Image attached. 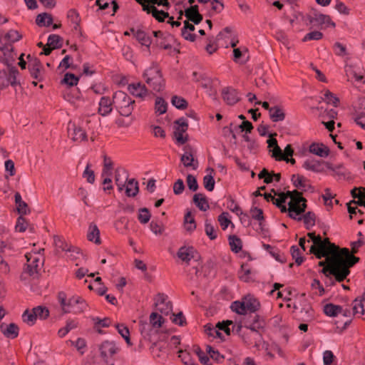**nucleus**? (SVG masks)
Returning a JSON list of instances; mask_svg holds the SVG:
<instances>
[{"instance_id": "obj_19", "label": "nucleus", "mask_w": 365, "mask_h": 365, "mask_svg": "<svg viewBox=\"0 0 365 365\" xmlns=\"http://www.w3.org/2000/svg\"><path fill=\"white\" fill-rule=\"evenodd\" d=\"M309 151L321 158H326L329 154V148L323 143H312L309 148Z\"/></svg>"}, {"instance_id": "obj_4", "label": "nucleus", "mask_w": 365, "mask_h": 365, "mask_svg": "<svg viewBox=\"0 0 365 365\" xmlns=\"http://www.w3.org/2000/svg\"><path fill=\"white\" fill-rule=\"evenodd\" d=\"M27 259V263L24 265V271L20 276L21 281L27 279L26 275L31 277L32 279H38L40 277V272L43 265V261L41 260L37 257H33L31 255H26Z\"/></svg>"}, {"instance_id": "obj_1", "label": "nucleus", "mask_w": 365, "mask_h": 365, "mask_svg": "<svg viewBox=\"0 0 365 365\" xmlns=\"http://www.w3.org/2000/svg\"><path fill=\"white\" fill-rule=\"evenodd\" d=\"M327 266L323 267L321 272L327 277L333 275L335 279L343 282L350 274V267L359 261V257L352 255L348 248H342L339 252L334 253L326 257Z\"/></svg>"}, {"instance_id": "obj_61", "label": "nucleus", "mask_w": 365, "mask_h": 365, "mask_svg": "<svg viewBox=\"0 0 365 365\" xmlns=\"http://www.w3.org/2000/svg\"><path fill=\"white\" fill-rule=\"evenodd\" d=\"M205 231L208 237L211 240L217 238L216 230L214 226L207 220L205 223Z\"/></svg>"}, {"instance_id": "obj_28", "label": "nucleus", "mask_w": 365, "mask_h": 365, "mask_svg": "<svg viewBox=\"0 0 365 365\" xmlns=\"http://www.w3.org/2000/svg\"><path fill=\"white\" fill-rule=\"evenodd\" d=\"M297 319L301 322H311L314 319V310L310 305H305L297 314Z\"/></svg>"}, {"instance_id": "obj_33", "label": "nucleus", "mask_w": 365, "mask_h": 365, "mask_svg": "<svg viewBox=\"0 0 365 365\" xmlns=\"http://www.w3.org/2000/svg\"><path fill=\"white\" fill-rule=\"evenodd\" d=\"M139 192L138 182L134 178L128 180L125 194L128 197H135Z\"/></svg>"}, {"instance_id": "obj_24", "label": "nucleus", "mask_w": 365, "mask_h": 365, "mask_svg": "<svg viewBox=\"0 0 365 365\" xmlns=\"http://www.w3.org/2000/svg\"><path fill=\"white\" fill-rule=\"evenodd\" d=\"M154 328L150 323L146 322H140L139 324V330L141 335L145 339H148L150 341H152V335L157 333Z\"/></svg>"}, {"instance_id": "obj_3", "label": "nucleus", "mask_w": 365, "mask_h": 365, "mask_svg": "<svg viewBox=\"0 0 365 365\" xmlns=\"http://www.w3.org/2000/svg\"><path fill=\"white\" fill-rule=\"evenodd\" d=\"M113 103L120 115L128 117L134 109L135 101L126 93L118 91L113 96Z\"/></svg>"}, {"instance_id": "obj_10", "label": "nucleus", "mask_w": 365, "mask_h": 365, "mask_svg": "<svg viewBox=\"0 0 365 365\" xmlns=\"http://www.w3.org/2000/svg\"><path fill=\"white\" fill-rule=\"evenodd\" d=\"M8 73L5 81L0 82V88L1 89L8 87L11 85L12 87H15L17 85H21L19 81L17 80V77L19 75V70L16 66H7Z\"/></svg>"}, {"instance_id": "obj_53", "label": "nucleus", "mask_w": 365, "mask_h": 365, "mask_svg": "<svg viewBox=\"0 0 365 365\" xmlns=\"http://www.w3.org/2000/svg\"><path fill=\"white\" fill-rule=\"evenodd\" d=\"M364 298H356L353 302V315H355L356 314L360 313L361 314H365V305L363 302Z\"/></svg>"}, {"instance_id": "obj_14", "label": "nucleus", "mask_w": 365, "mask_h": 365, "mask_svg": "<svg viewBox=\"0 0 365 365\" xmlns=\"http://www.w3.org/2000/svg\"><path fill=\"white\" fill-rule=\"evenodd\" d=\"M326 167L334 173L338 180H349L351 178V173L344 168L343 164L334 166L330 163H326Z\"/></svg>"}, {"instance_id": "obj_16", "label": "nucleus", "mask_w": 365, "mask_h": 365, "mask_svg": "<svg viewBox=\"0 0 365 365\" xmlns=\"http://www.w3.org/2000/svg\"><path fill=\"white\" fill-rule=\"evenodd\" d=\"M310 22L314 24L320 25L322 27H327L329 26H335V24L331 21V19L329 16L314 12L312 15L310 16Z\"/></svg>"}, {"instance_id": "obj_59", "label": "nucleus", "mask_w": 365, "mask_h": 365, "mask_svg": "<svg viewBox=\"0 0 365 365\" xmlns=\"http://www.w3.org/2000/svg\"><path fill=\"white\" fill-rule=\"evenodd\" d=\"M324 101H325L327 103L332 104L334 107H337L338 103L339 102V99L334 96V93H332L329 90H327L324 94Z\"/></svg>"}, {"instance_id": "obj_58", "label": "nucleus", "mask_w": 365, "mask_h": 365, "mask_svg": "<svg viewBox=\"0 0 365 365\" xmlns=\"http://www.w3.org/2000/svg\"><path fill=\"white\" fill-rule=\"evenodd\" d=\"M35 314H36V318L41 319H46L49 317V310L47 307L43 306H37L33 308Z\"/></svg>"}, {"instance_id": "obj_38", "label": "nucleus", "mask_w": 365, "mask_h": 365, "mask_svg": "<svg viewBox=\"0 0 365 365\" xmlns=\"http://www.w3.org/2000/svg\"><path fill=\"white\" fill-rule=\"evenodd\" d=\"M130 33L135 36V38L141 43V46H149L148 37L146 33L141 29H131Z\"/></svg>"}, {"instance_id": "obj_12", "label": "nucleus", "mask_w": 365, "mask_h": 365, "mask_svg": "<svg viewBox=\"0 0 365 365\" xmlns=\"http://www.w3.org/2000/svg\"><path fill=\"white\" fill-rule=\"evenodd\" d=\"M140 5L143 6V11H146L148 14H152V15L159 21H163L166 18H169V14L163 11L158 10L155 7V4L144 1Z\"/></svg>"}, {"instance_id": "obj_60", "label": "nucleus", "mask_w": 365, "mask_h": 365, "mask_svg": "<svg viewBox=\"0 0 365 365\" xmlns=\"http://www.w3.org/2000/svg\"><path fill=\"white\" fill-rule=\"evenodd\" d=\"M128 222L129 220L126 217H121L115 222L114 225L118 232H123V230L128 229Z\"/></svg>"}, {"instance_id": "obj_9", "label": "nucleus", "mask_w": 365, "mask_h": 365, "mask_svg": "<svg viewBox=\"0 0 365 365\" xmlns=\"http://www.w3.org/2000/svg\"><path fill=\"white\" fill-rule=\"evenodd\" d=\"M183 150L185 153L181 155L180 161L185 168H191L195 170L199 166L197 159L193 156V148L190 145L184 146Z\"/></svg>"}, {"instance_id": "obj_7", "label": "nucleus", "mask_w": 365, "mask_h": 365, "mask_svg": "<svg viewBox=\"0 0 365 365\" xmlns=\"http://www.w3.org/2000/svg\"><path fill=\"white\" fill-rule=\"evenodd\" d=\"M318 242L317 244V248L315 253H313V255H315V257L317 259H322L324 257H329V250H338L339 247H336L334 243H331L329 238H324L322 239V237L319 235L318 237Z\"/></svg>"}, {"instance_id": "obj_36", "label": "nucleus", "mask_w": 365, "mask_h": 365, "mask_svg": "<svg viewBox=\"0 0 365 365\" xmlns=\"http://www.w3.org/2000/svg\"><path fill=\"white\" fill-rule=\"evenodd\" d=\"M229 245L231 250L235 253H238L242 247V242L237 235H230L228 237Z\"/></svg>"}, {"instance_id": "obj_46", "label": "nucleus", "mask_w": 365, "mask_h": 365, "mask_svg": "<svg viewBox=\"0 0 365 365\" xmlns=\"http://www.w3.org/2000/svg\"><path fill=\"white\" fill-rule=\"evenodd\" d=\"M185 227L187 231L192 232L196 229V223L194 217L192 216L191 212L187 211L184 217Z\"/></svg>"}, {"instance_id": "obj_47", "label": "nucleus", "mask_w": 365, "mask_h": 365, "mask_svg": "<svg viewBox=\"0 0 365 365\" xmlns=\"http://www.w3.org/2000/svg\"><path fill=\"white\" fill-rule=\"evenodd\" d=\"M36 21L38 26H48L52 24L53 19L51 15L43 13L37 16Z\"/></svg>"}, {"instance_id": "obj_25", "label": "nucleus", "mask_w": 365, "mask_h": 365, "mask_svg": "<svg viewBox=\"0 0 365 365\" xmlns=\"http://www.w3.org/2000/svg\"><path fill=\"white\" fill-rule=\"evenodd\" d=\"M42 67L41 61L34 58L31 62L29 63L28 69L32 78L41 81L42 78L40 76V71Z\"/></svg>"}, {"instance_id": "obj_2", "label": "nucleus", "mask_w": 365, "mask_h": 365, "mask_svg": "<svg viewBox=\"0 0 365 365\" xmlns=\"http://www.w3.org/2000/svg\"><path fill=\"white\" fill-rule=\"evenodd\" d=\"M143 76L145 83L153 91L160 92L164 90L165 80L158 63H152L151 66L145 70Z\"/></svg>"}, {"instance_id": "obj_37", "label": "nucleus", "mask_w": 365, "mask_h": 365, "mask_svg": "<svg viewBox=\"0 0 365 365\" xmlns=\"http://www.w3.org/2000/svg\"><path fill=\"white\" fill-rule=\"evenodd\" d=\"M79 81V77L72 73H66L61 80V84L66 85L68 87L76 86Z\"/></svg>"}, {"instance_id": "obj_22", "label": "nucleus", "mask_w": 365, "mask_h": 365, "mask_svg": "<svg viewBox=\"0 0 365 365\" xmlns=\"http://www.w3.org/2000/svg\"><path fill=\"white\" fill-rule=\"evenodd\" d=\"M112 105L113 101H111L109 97H102L99 102L98 113L103 116L108 115L112 111Z\"/></svg>"}, {"instance_id": "obj_64", "label": "nucleus", "mask_w": 365, "mask_h": 365, "mask_svg": "<svg viewBox=\"0 0 365 365\" xmlns=\"http://www.w3.org/2000/svg\"><path fill=\"white\" fill-rule=\"evenodd\" d=\"M28 222L21 215H20L17 218L16 224L15 226V229L16 231H19L20 232H24L26 231L27 227H28Z\"/></svg>"}, {"instance_id": "obj_13", "label": "nucleus", "mask_w": 365, "mask_h": 365, "mask_svg": "<svg viewBox=\"0 0 365 365\" xmlns=\"http://www.w3.org/2000/svg\"><path fill=\"white\" fill-rule=\"evenodd\" d=\"M233 61L239 64H245L250 60L247 47H233Z\"/></svg>"}, {"instance_id": "obj_45", "label": "nucleus", "mask_w": 365, "mask_h": 365, "mask_svg": "<svg viewBox=\"0 0 365 365\" xmlns=\"http://www.w3.org/2000/svg\"><path fill=\"white\" fill-rule=\"evenodd\" d=\"M206 351L210 355V358L217 363H222L225 359V356L218 350H215L210 345L206 346Z\"/></svg>"}, {"instance_id": "obj_49", "label": "nucleus", "mask_w": 365, "mask_h": 365, "mask_svg": "<svg viewBox=\"0 0 365 365\" xmlns=\"http://www.w3.org/2000/svg\"><path fill=\"white\" fill-rule=\"evenodd\" d=\"M306 180V178L301 175H292L291 178V181L292 182L293 185L299 189H303V190L306 191L307 190L305 187H307L306 184L304 183Z\"/></svg>"}, {"instance_id": "obj_43", "label": "nucleus", "mask_w": 365, "mask_h": 365, "mask_svg": "<svg viewBox=\"0 0 365 365\" xmlns=\"http://www.w3.org/2000/svg\"><path fill=\"white\" fill-rule=\"evenodd\" d=\"M36 314L33 311V309L31 311L25 310L22 314L23 322L29 326H33L36 323Z\"/></svg>"}, {"instance_id": "obj_56", "label": "nucleus", "mask_w": 365, "mask_h": 365, "mask_svg": "<svg viewBox=\"0 0 365 365\" xmlns=\"http://www.w3.org/2000/svg\"><path fill=\"white\" fill-rule=\"evenodd\" d=\"M103 160L102 176H110L112 175L111 170L113 169V162L110 158H108L106 155H104Z\"/></svg>"}, {"instance_id": "obj_29", "label": "nucleus", "mask_w": 365, "mask_h": 365, "mask_svg": "<svg viewBox=\"0 0 365 365\" xmlns=\"http://www.w3.org/2000/svg\"><path fill=\"white\" fill-rule=\"evenodd\" d=\"M244 327L250 329L252 332L256 335L255 339L261 338L260 330L262 329L265 325L264 322H259L257 324H252L248 319H243Z\"/></svg>"}, {"instance_id": "obj_52", "label": "nucleus", "mask_w": 365, "mask_h": 365, "mask_svg": "<svg viewBox=\"0 0 365 365\" xmlns=\"http://www.w3.org/2000/svg\"><path fill=\"white\" fill-rule=\"evenodd\" d=\"M171 103L176 108L180 110H184L187 107V101L182 98L178 96H173L171 98Z\"/></svg>"}, {"instance_id": "obj_32", "label": "nucleus", "mask_w": 365, "mask_h": 365, "mask_svg": "<svg viewBox=\"0 0 365 365\" xmlns=\"http://www.w3.org/2000/svg\"><path fill=\"white\" fill-rule=\"evenodd\" d=\"M73 133H71L72 137L71 139L73 141H82L87 140V134L86 132L82 129V128L76 126L74 123L71 125V127L68 128V130H71Z\"/></svg>"}, {"instance_id": "obj_55", "label": "nucleus", "mask_w": 365, "mask_h": 365, "mask_svg": "<svg viewBox=\"0 0 365 365\" xmlns=\"http://www.w3.org/2000/svg\"><path fill=\"white\" fill-rule=\"evenodd\" d=\"M138 219L142 224H146L149 222L151 217V214L149 210L146 207L140 208L138 210Z\"/></svg>"}, {"instance_id": "obj_18", "label": "nucleus", "mask_w": 365, "mask_h": 365, "mask_svg": "<svg viewBox=\"0 0 365 365\" xmlns=\"http://www.w3.org/2000/svg\"><path fill=\"white\" fill-rule=\"evenodd\" d=\"M185 16L187 18V21H190L195 24H200L202 20V16L199 13L198 6H191L185 11Z\"/></svg>"}, {"instance_id": "obj_54", "label": "nucleus", "mask_w": 365, "mask_h": 365, "mask_svg": "<svg viewBox=\"0 0 365 365\" xmlns=\"http://www.w3.org/2000/svg\"><path fill=\"white\" fill-rule=\"evenodd\" d=\"M63 39L56 34H51L48 37V41L46 44L42 42H39L36 46H62Z\"/></svg>"}, {"instance_id": "obj_31", "label": "nucleus", "mask_w": 365, "mask_h": 365, "mask_svg": "<svg viewBox=\"0 0 365 365\" xmlns=\"http://www.w3.org/2000/svg\"><path fill=\"white\" fill-rule=\"evenodd\" d=\"M192 201L201 211H206L210 208L207 197L202 193L195 194L192 197Z\"/></svg>"}, {"instance_id": "obj_48", "label": "nucleus", "mask_w": 365, "mask_h": 365, "mask_svg": "<svg viewBox=\"0 0 365 365\" xmlns=\"http://www.w3.org/2000/svg\"><path fill=\"white\" fill-rule=\"evenodd\" d=\"M150 324L155 328H160L165 322L164 318L156 312H152L150 315Z\"/></svg>"}, {"instance_id": "obj_44", "label": "nucleus", "mask_w": 365, "mask_h": 365, "mask_svg": "<svg viewBox=\"0 0 365 365\" xmlns=\"http://www.w3.org/2000/svg\"><path fill=\"white\" fill-rule=\"evenodd\" d=\"M252 218L259 221V225L262 231H263L262 222L264 220L263 210L257 207H252L250 209Z\"/></svg>"}, {"instance_id": "obj_40", "label": "nucleus", "mask_w": 365, "mask_h": 365, "mask_svg": "<svg viewBox=\"0 0 365 365\" xmlns=\"http://www.w3.org/2000/svg\"><path fill=\"white\" fill-rule=\"evenodd\" d=\"M21 38V36L16 30H10L2 37L5 43H14Z\"/></svg>"}, {"instance_id": "obj_50", "label": "nucleus", "mask_w": 365, "mask_h": 365, "mask_svg": "<svg viewBox=\"0 0 365 365\" xmlns=\"http://www.w3.org/2000/svg\"><path fill=\"white\" fill-rule=\"evenodd\" d=\"M230 309L232 312H236L240 315H245L246 317L247 312L246 311L245 303L243 301H235L231 304Z\"/></svg>"}, {"instance_id": "obj_17", "label": "nucleus", "mask_w": 365, "mask_h": 365, "mask_svg": "<svg viewBox=\"0 0 365 365\" xmlns=\"http://www.w3.org/2000/svg\"><path fill=\"white\" fill-rule=\"evenodd\" d=\"M326 163L323 160H318L312 158L307 159L302 167L308 170L313 171L314 173H322L324 171L323 165H326Z\"/></svg>"}, {"instance_id": "obj_39", "label": "nucleus", "mask_w": 365, "mask_h": 365, "mask_svg": "<svg viewBox=\"0 0 365 365\" xmlns=\"http://www.w3.org/2000/svg\"><path fill=\"white\" fill-rule=\"evenodd\" d=\"M301 217H302V220H303L307 230H310L313 226H314L316 222V215L313 212L309 211Z\"/></svg>"}, {"instance_id": "obj_26", "label": "nucleus", "mask_w": 365, "mask_h": 365, "mask_svg": "<svg viewBox=\"0 0 365 365\" xmlns=\"http://www.w3.org/2000/svg\"><path fill=\"white\" fill-rule=\"evenodd\" d=\"M269 118L272 122L277 123L285 119V113L282 106H275L270 108Z\"/></svg>"}, {"instance_id": "obj_42", "label": "nucleus", "mask_w": 365, "mask_h": 365, "mask_svg": "<svg viewBox=\"0 0 365 365\" xmlns=\"http://www.w3.org/2000/svg\"><path fill=\"white\" fill-rule=\"evenodd\" d=\"M168 108V103L161 97H157L155 102V111L158 115H162L166 113Z\"/></svg>"}, {"instance_id": "obj_23", "label": "nucleus", "mask_w": 365, "mask_h": 365, "mask_svg": "<svg viewBox=\"0 0 365 365\" xmlns=\"http://www.w3.org/2000/svg\"><path fill=\"white\" fill-rule=\"evenodd\" d=\"M87 239L90 242H94L96 245H100L101 243L100 230L94 222H91L89 225Z\"/></svg>"}, {"instance_id": "obj_51", "label": "nucleus", "mask_w": 365, "mask_h": 365, "mask_svg": "<svg viewBox=\"0 0 365 365\" xmlns=\"http://www.w3.org/2000/svg\"><path fill=\"white\" fill-rule=\"evenodd\" d=\"M290 252L292 257L293 259H294L297 265H301L304 260V257L301 255V252L298 247L296 245H292L290 248Z\"/></svg>"}, {"instance_id": "obj_8", "label": "nucleus", "mask_w": 365, "mask_h": 365, "mask_svg": "<svg viewBox=\"0 0 365 365\" xmlns=\"http://www.w3.org/2000/svg\"><path fill=\"white\" fill-rule=\"evenodd\" d=\"M100 356L106 363H108V358L113 357L119 351V348L113 341L106 340L98 345Z\"/></svg>"}, {"instance_id": "obj_27", "label": "nucleus", "mask_w": 365, "mask_h": 365, "mask_svg": "<svg viewBox=\"0 0 365 365\" xmlns=\"http://www.w3.org/2000/svg\"><path fill=\"white\" fill-rule=\"evenodd\" d=\"M128 89L132 95L140 98L145 96L148 93L146 86L140 83L130 84Z\"/></svg>"}, {"instance_id": "obj_41", "label": "nucleus", "mask_w": 365, "mask_h": 365, "mask_svg": "<svg viewBox=\"0 0 365 365\" xmlns=\"http://www.w3.org/2000/svg\"><path fill=\"white\" fill-rule=\"evenodd\" d=\"M193 351L198 356L200 362L203 365H212L209 356H207L197 345L193 346Z\"/></svg>"}, {"instance_id": "obj_5", "label": "nucleus", "mask_w": 365, "mask_h": 365, "mask_svg": "<svg viewBox=\"0 0 365 365\" xmlns=\"http://www.w3.org/2000/svg\"><path fill=\"white\" fill-rule=\"evenodd\" d=\"M289 214L288 216L297 221H301L302 217L301 215L304 213L307 207V200L305 198H297L289 200Z\"/></svg>"}, {"instance_id": "obj_6", "label": "nucleus", "mask_w": 365, "mask_h": 365, "mask_svg": "<svg viewBox=\"0 0 365 365\" xmlns=\"http://www.w3.org/2000/svg\"><path fill=\"white\" fill-rule=\"evenodd\" d=\"M174 124L173 135L176 143L178 145H184L189 140L187 135H183L188 128V123L186 119L182 117L175 120Z\"/></svg>"}, {"instance_id": "obj_20", "label": "nucleus", "mask_w": 365, "mask_h": 365, "mask_svg": "<svg viewBox=\"0 0 365 365\" xmlns=\"http://www.w3.org/2000/svg\"><path fill=\"white\" fill-rule=\"evenodd\" d=\"M1 331L3 334L9 339H15L19 335V328L17 324L11 323L8 325L2 324L0 325Z\"/></svg>"}, {"instance_id": "obj_63", "label": "nucleus", "mask_w": 365, "mask_h": 365, "mask_svg": "<svg viewBox=\"0 0 365 365\" xmlns=\"http://www.w3.org/2000/svg\"><path fill=\"white\" fill-rule=\"evenodd\" d=\"M186 182H187L188 188L191 191L195 192L198 190V187H199L198 183H197L196 178L194 175H192L191 174H188L187 175Z\"/></svg>"}, {"instance_id": "obj_34", "label": "nucleus", "mask_w": 365, "mask_h": 365, "mask_svg": "<svg viewBox=\"0 0 365 365\" xmlns=\"http://www.w3.org/2000/svg\"><path fill=\"white\" fill-rule=\"evenodd\" d=\"M207 171L210 172V174L206 175L203 178V185L207 191H212L215 188V179L212 173H215V170L212 168H208Z\"/></svg>"}, {"instance_id": "obj_11", "label": "nucleus", "mask_w": 365, "mask_h": 365, "mask_svg": "<svg viewBox=\"0 0 365 365\" xmlns=\"http://www.w3.org/2000/svg\"><path fill=\"white\" fill-rule=\"evenodd\" d=\"M221 94L223 101L229 106H233L240 101L237 90L233 87L223 88Z\"/></svg>"}, {"instance_id": "obj_62", "label": "nucleus", "mask_w": 365, "mask_h": 365, "mask_svg": "<svg viewBox=\"0 0 365 365\" xmlns=\"http://www.w3.org/2000/svg\"><path fill=\"white\" fill-rule=\"evenodd\" d=\"M91 165L88 163L85 170L83 173V178L86 179L88 183L93 184L95 182L94 171L90 169Z\"/></svg>"}, {"instance_id": "obj_15", "label": "nucleus", "mask_w": 365, "mask_h": 365, "mask_svg": "<svg viewBox=\"0 0 365 365\" xmlns=\"http://www.w3.org/2000/svg\"><path fill=\"white\" fill-rule=\"evenodd\" d=\"M197 254V250L193 247L183 246L178 250L177 256L182 261L188 263L192 259L195 258Z\"/></svg>"}, {"instance_id": "obj_30", "label": "nucleus", "mask_w": 365, "mask_h": 365, "mask_svg": "<svg viewBox=\"0 0 365 365\" xmlns=\"http://www.w3.org/2000/svg\"><path fill=\"white\" fill-rule=\"evenodd\" d=\"M0 47V51H4V64L6 66H14L16 61V53H14L13 47Z\"/></svg>"}, {"instance_id": "obj_35", "label": "nucleus", "mask_w": 365, "mask_h": 365, "mask_svg": "<svg viewBox=\"0 0 365 365\" xmlns=\"http://www.w3.org/2000/svg\"><path fill=\"white\" fill-rule=\"evenodd\" d=\"M263 247L278 262L281 263H284L286 262V257L283 253H280V252L275 247L271 246L270 245L263 244Z\"/></svg>"}, {"instance_id": "obj_21", "label": "nucleus", "mask_w": 365, "mask_h": 365, "mask_svg": "<svg viewBox=\"0 0 365 365\" xmlns=\"http://www.w3.org/2000/svg\"><path fill=\"white\" fill-rule=\"evenodd\" d=\"M247 312L255 314L260 307L259 302L251 295H247L243 299Z\"/></svg>"}, {"instance_id": "obj_57", "label": "nucleus", "mask_w": 365, "mask_h": 365, "mask_svg": "<svg viewBox=\"0 0 365 365\" xmlns=\"http://www.w3.org/2000/svg\"><path fill=\"white\" fill-rule=\"evenodd\" d=\"M120 173H127L125 169L123 168H118L115 171V184L118 186V190L120 192L125 187V183L120 180Z\"/></svg>"}]
</instances>
